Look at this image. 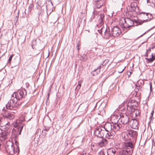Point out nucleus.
Masks as SVG:
<instances>
[{
  "mask_svg": "<svg viewBox=\"0 0 155 155\" xmlns=\"http://www.w3.org/2000/svg\"><path fill=\"white\" fill-rule=\"evenodd\" d=\"M104 2L103 1L97 2L96 7L97 8H99L104 5Z\"/></svg>",
  "mask_w": 155,
  "mask_h": 155,
  "instance_id": "obj_24",
  "label": "nucleus"
},
{
  "mask_svg": "<svg viewBox=\"0 0 155 155\" xmlns=\"http://www.w3.org/2000/svg\"><path fill=\"white\" fill-rule=\"evenodd\" d=\"M50 103V101L49 99H47V100L46 101V104L47 105H49Z\"/></svg>",
  "mask_w": 155,
  "mask_h": 155,
  "instance_id": "obj_46",
  "label": "nucleus"
},
{
  "mask_svg": "<svg viewBox=\"0 0 155 155\" xmlns=\"http://www.w3.org/2000/svg\"><path fill=\"white\" fill-rule=\"evenodd\" d=\"M112 120H115L114 122H112L113 123H117L119 120V116H118L115 115L112 116L111 118Z\"/></svg>",
  "mask_w": 155,
  "mask_h": 155,
  "instance_id": "obj_25",
  "label": "nucleus"
},
{
  "mask_svg": "<svg viewBox=\"0 0 155 155\" xmlns=\"http://www.w3.org/2000/svg\"><path fill=\"white\" fill-rule=\"evenodd\" d=\"M108 142V140L106 139L102 138V139L98 143V144L101 147H102L107 145Z\"/></svg>",
  "mask_w": 155,
  "mask_h": 155,
  "instance_id": "obj_17",
  "label": "nucleus"
},
{
  "mask_svg": "<svg viewBox=\"0 0 155 155\" xmlns=\"http://www.w3.org/2000/svg\"><path fill=\"white\" fill-rule=\"evenodd\" d=\"M107 153L108 155H115L117 151L114 148H110L108 149Z\"/></svg>",
  "mask_w": 155,
  "mask_h": 155,
  "instance_id": "obj_20",
  "label": "nucleus"
},
{
  "mask_svg": "<svg viewBox=\"0 0 155 155\" xmlns=\"http://www.w3.org/2000/svg\"><path fill=\"white\" fill-rule=\"evenodd\" d=\"M50 92V91H49L48 92V94H47V99H49V97Z\"/></svg>",
  "mask_w": 155,
  "mask_h": 155,
  "instance_id": "obj_48",
  "label": "nucleus"
},
{
  "mask_svg": "<svg viewBox=\"0 0 155 155\" xmlns=\"http://www.w3.org/2000/svg\"><path fill=\"white\" fill-rule=\"evenodd\" d=\"M155 48V46L152 47L151 48L153 49V48Z\"/></svg>",
  "mask_w": 155,
  "mask_h": 155,
  "instance_id": "obj_59",
  "label": "nucleus"
},
{
  "mask_svg": "<svg viewBox=\"0 0 155 155\" xmlns=\"http://www.w3.org/2000/svg\"><path fill=\"white\" fill-rule=\"evenodd\" d=\"M132 150L128 149H122L119 151V155H131Z\"/></svg>",
  "mask_w": 155,
  "mask_h": 155,
  "instance_id": "obj_15",
  "label": "nucleus"
},
{
  "mask_svg": "<svg viewBox=\"0 0 155 155\" xmlns=\"http://www.w3.org/2000/svg\"><path fill=\"white\" fill-rule=\"evenodd\" d=\"M106 133V131L102 129L101 127H96L94 130V134L95 135L99 138H103V137Z\"/></svg>",
  "mask_w": 155,
  "mask_h": 155,
  "instance_id": "obj_7",
  "label": "nucleus"
},
{
  "mask_svg": "<svg viewBox=\"0 0 155 155\" xmlns=\"http://www.w3.org/2000/svg\"><path fill=\"white\" fill-rule=\"evenodd\" d=\"M137 88L135 89V91L136 92V95L137 96H139L140 95V91H139V88H140V86L139 85V87H137V85H136Z\"/></svg>",
  "mask_w": 155,
  "mask_h": 155,
  "instance_id": "obj_29",
  "label": "nucleus"
},
{
  "mask_svg": "<svg viewBox=\"0 0 155 155\" xmlns=\"http://www.w3.org/2000/svg\"><path fill=\"white\" fill-rule=\"evenodd\" d=\"M125 146L126 148L125 149H128L132 150V154L133 153V150L134 147V144L131 142H127L125 143Z\"/></svg>",
  "mask_w": 155,
  "mask_h": 155,
  "instance_id": "obj_13",
  "label": "nucleus"
},
{
  "mask_svg": "<svg viewBox=\"0 0 155 155\" xmlns=\"http://www.w3.org/2000/svg\"><path fill=\"white\" fill-rule=\"evenodd\" d=\"M21 102L19 101L12 95L11 99L8 101L6 104V108L7 109H11L13 108L18 107L21 104Z\"/></svg>",
  "mask_w": 155,
  "mask_h": 155,
  "instance_id": "obj_2",
  "label": "nucleus"
},
{
  "mask_svg": "<svg viewBox=\"0 0 155 155\" xmlns=\"http://www.w3.org/2000/svg\"><path fill=\"white\" fill-rule=\"evenodd\" d=\"M150 48L149 49H148L149 51H150Z\"/></svg>",
  "mask_w": 155,
  "mask_h": 155,
  "instance_id": "obj_61",
  "label": "nucleus"
},
{
  "mask_svg": "<svg viewBox=\"0 0 155 155\" xmlns=\"http://www.w3.org/2000/svg\"><path fill=\"white\" fill-rule=\"evenodd\" d=\"M122 127V125L120 124L115 123L114 124H112V130L115 131L118 130L120 127Z\"/></svg>",
  "mask_w": 155,
  "mask_h": 155,
  "instance_id": "obj_18",
  "label": "nucleus"
},
{
  "mask_svg": "<svg viewBox=\"0 0 155 155\" xmlns=\"http://www.w3.org/2000/svg\"><path fill=\"white\" fill-rule=\"evenodd\" d=\"M18 107H16V108H13L11 109H10L11 110V113H10L7 111H5L2 114L3 117L7 119L13 120L15 118V116L12 114L11 113L14 114L17 113L18 112Z\"/></svg>",
  "mask_w": 155,
  "mask_h": 155,
  "instance_id": "obj_5",
  "label": "nucleus"
},
{
  "mask_svg": "<svg viewBox=\"0 0 155 155\" xmlns=\"http://www.w3.org/2000/svg\"><path fill=\"white\" fill-rule=\"evenodd\" d=\"M31 46H32V48H33V45H31Z\"/></svg>",
  "mask_w": 155,
  "mask_h": 155,
  "instance_id": "obj_60",
  "label": "nucleus"
},
{
  "mask_svg": "<svg viewBox=\"0 0 155 155\" xmlns=\"http://www.w3.org/2000/svg\"><path fill=\"white\" fill-rule=\"evenodd\" d=\"M147 52H148V50H147V51H146V54H145V56H148Z\"/></svg>",
  "mask_w": 155,
  "mask_h": 155,
  "instance_id": "obj_55",
  "label": "nucleus"
},
{
  "mask_svg": "<svg viewBox=\"0 0 155 155\" xmlns=\"http://www.w3.org/2000/svg\"><path fill=\"white\" fill-rule=\"evenodd\" d=\"M49 130V127H46L45 126H44L43 128V129L42 130V131L44 130L46 131H48Z\"/></svg>",
  "mask_w": 155,
  "mask_h": 155,
  "instance_id": "obj_41",
  "label": "nucleus"
},
{
  "mask_svg": "<svg viewBox=\"0 0 155 155\" xmlns=\"http://www.w3.org/2000/svg\"><path fill=\"white\" fill-rule=\"evenodd\" d=\"M98 21L101 25H102L104 24V20L102 19H99Z\"/></svg>",
  "mask_w": 155,
  "mask_h": 155,
  "instance_id": "obj_42",
  "label": "nucleus"
},
{
  "mask_svg": "<svg viewBox=\"0 0 155 155\" xmlns=\"http://www.w3.org/2000/svg\"><path fill=\"white\" fill-rule=\"evenodd\" d=\"M105 130L106 132H109L113 131L112 130V124L110 123H106L104 127Z\"/></svg>",
  "mask_w": 155,
  "mask_h": 155,
  "instance_id": "obj_14",
  "label": "nucleus"
},
{
  "mask_svg": "<svg viewBox=\"0 0 155 155\" xmlns=\"http://www.w3.org/2000/svg\"><path fill=\"white\" fill-rule=\"evenodd\" d=\"M140 15L141 16L143 21H148L149 20L148 18L149 16H151V14L145 12H142L140 13Z\"/></svg>",
  "mask_w": 155,
  "mask_h": 155,
  "instance_id": "obj_19",
  "label": "nucleus"
},
{
  "mask_svg": "<svg viewBox=\"0 0 155 155\" xmlns=\"http://www.w3.org/2000/svg\"><path fill=\"white\" fill-rule=\"evenodd\" d=\"M120 25L124 31H127L130 28L134 26V21L128 18H122L120 21Z\"/></svg>",
  "mask_w": 155,
  "mask_h": 155,
  "instance_id": "obj_1",
  "label": "nucleus"
},
{
  "mask_svg": "<svg viewBox=\"0 0 155 155\" xmlns=\"http://www.w3.org/2000/svg\"><path fill=\"white\" fill-rule=\"evenodd\" d=\"M152 84H151L150 83V90L151 91H152Z\"/></svg>",
  "mask_w": 155,
  "mask_h": 155,
  "instance_id": "obj_51",
  "label": "nucleus"
},
{
  "mask_svg": "<svg viewBox=\"0 0 155 155\" xmlns=\"http://www.w3.org/2000/svg\"><path fill=\"white\" fill-rule=\"evenodd\" d=\"M14 127L18 129V130L19 131V134H20L21 131L23 129V124L21 123H20V121L19 122L17 121L14 124Z\"/></svg>",
  "mask_w": 155,
  "mask_h": 155,
  "instance_id": "obj_12",
  "label": "nucleus"
},
{
  "mask_svg": "<svg viewBox=\"0 0 155 155\" xmlns=\"http://www.w3.org/2000/svg\"><path fill=\"white\" fill-rule=\"evenodd\" d=\"M13 55H11L10 57L9 58L8 60V62L9 63H10L11 61L12 57Z\"/></svg>",
  "mask_w": 155,
  "mask_h": 155,
  "instance_id": "obj_45",
  "label": "nucleus"
},
{
  "mask_svg": "<svg viewBox=\"0 0 155 155\" xmlns=\"http://www.w3.org/2000/svg\"><path fill=\"white\" fill-rule=\"evenodd\" d=\"M18 70L17 67H12L11 71H13L14 73H17Z\"/></svg>",
  "mask_w": 155,
  "mask_h": 155,
  "instance_id": "obj_34",
  "label": "nucleus"
},
{
  "mask_svg": "<svg viewBox=\"0 0 155 155\" xmlns=\"http://www.w3.org/2000/svg\"><path fill=\"white\" fill-rule=\"evenodd\" d=\"M127 112L128 114H131L134 112L138 106V102L135 100H130L128 101L127 105Z\"/></svg>",
  "mask_w": 155,
  "mask_h": 155,
  "instance_id": "obj_3",
  "label": "nucleus"
},
{
  "mask_svg": "<svg viewBox=\"0 0 155 155\" xmlns=\"http://www.w3.org/2000/svg\"><path fill=\"white\" fill-rule=\"evenodd\" d=\"M34 7V5L33 4H31L28 7V11L29 12H30L31 10Z\"/></svg>",
  "mask_w": 155,
  "mask_h": 155,
  "instance_id": "obj_36",
  "label": "nucleus"
},
{
  "mask_svg": "<svg viewBox=\"0 0 155 155\" xmlns=\"http://www.w3.org/2000/svg\"><path fill=\"white\" fill-rule=\"evenodd\" d=\"M147 1L149 5L155 8V0H147Z\"/></svg>",
  "mask_w": 155,
  "mask_h": 155,
  "instance_id": "obj_23",
  "label": "nucleus"
},
{
  "mask_svg": "<svg viewBox=\"0 0 155 155\" xmlns=\"http://www.w3.org/2000/svg\"><path fill=\"white\" fill-rule=\"evenodd\" d=\"M125 68H124V69H123V70H122L121 71H119V73H122V72H123V71L124 70V69H125Z\"/></svg>",
  "mask_w": 155,
  "mask_h": 155,
  "instance_id": "obj_56",
  "label": "nucleus"
},
{
  "mask_svg": "<svg viewBox=\"0 0 155 155\" xmlns=\"http://www.w3.org/2000/svg\"><path fill=\"white\" fill-rule=\"evenodd\" d=\"M137 8V3L135 2H133L131 4L129 8V10L130 12H135L136 9Z\"/></svg>",
  "mask_w": 155,
  "mask_h": 155,
  "instance_id": "obj_16",
  "label": "nucleus"
},
{
  "mask_svg": "<svg viewBox=\"0 0 155 155\" xmlns=\"http://www.w3.org/2000/svg\"><path fill=\"white\" fill-rule=\"evenodd\" d=\"M44 14V12L43 10L42 9H40L38 12V15L39 18L42 17Z\"/></svg>",
  "mask_w": 155,
  "mask_h": 155,
  "instance_id": "obj_32",
  "label": "nucleus"
},
{
  "mask_svg": "<svg viewBox=\"0 0 155 155\" xmlns=\"http://www.w3.org/2000/svg\"><path fill=\"white\" fill-rule=\"evenodd\" d=\"M2 118L1 117H0V124L2 122V121H1V120H2Z\"/></svg>",
  "mask_w": 155,
  "mask_h": 155,
  "instance_id": "obj_57",
  "label": "nucleus"
},
{
  "mask_svg": "<svg viewBox=\"0 0 155 155\" xmlns=\"http://www.w3.org/2000/svg\"><path fill=\"white\" fill-rule=\"evenodd\" d=\"M129 134H130L129 131L124 134V137L125 139L127 140H130L131 138Z\"/></svg>",
  "mask_w": 155,
  "mask_h": 155,
  "instance_id": "obj_27",
  "label": "nucleus"
},
{
  "mask_svg": "<svg viewBox=\"0 0 155 155\" xmlns=\"http://www.w3.org/2000/svg\"><path fill=\"white\" fill-rule=\"evenodd\" d=\"M45 3V1L44 0H39L37 2V4H38V5L41 8L44 5Z\"/></svg>",
  "mask_w": 155,
  "mask_h": 155,
  "instance_id": "obj_26",
  "label": "nucleus"
},
{
  "mask_svg": "<svg viewBox=\"0 0 155 155\" xmlns=\"http://www.w3.org/2000/svg\"><path fill=\"white\" fill-rule=\"evenodd\" d=\"M27 93L25 89L19 90L17 92H14L12 95L17 98L18 101H20L21 99L25 98Z\"/></svg>",
  "mask_w": 155,
  "mask_h": 155,
  "instance_id": "obj_6",
  "label": "nucleus"
},
{
  "mask_svg": "<svg viewBox=\"0 0 155 155\" xmlns=\"http://www.w3.org/2000/svg\"><path fill=\"white\" fill-rule=\"evenodd\" d=\"M99 33L101 34L102 33V31L101 30H98Z\"/></svg>",
  "mask_w": 155,
  "mask_h": 155,
  "instance_id": "obj_54",
  "label": "nucleus"
},
{
  "mask_svg": "<svg viewBox=\"0 0 155 155\" xmlns=\"http://www.w3.org/2000/svg\"><path fill=\"white\" fill-rule=\"evenodd\" d=\"M120 121L123 124L129 125L130 120L126 113H121L120 114Z\"/></svg>",
  "mask_w": 155,
  "mask_h": 155,
  "instance_id": "obj_8",
  "label": "nucleus"
},
{
  "mask_svg": "<svg viewBox=\"0 0 155 155\" xmlns=\"http://www.w3.org/2000/svg\"><path fill=\"white\" fill-rule=\"evenodd\" d=\"M25 115L24 113V114H22L20 118V120L21 121V122H23L25 120Z\"/></svg>",
  "mask_w": 155,
  "mask_h": 155,
  "instance_id": "obj_35",
  "label": "nucleus"
},
{
  "mask_svg": "<svg viewBox=\"0 0 155 155\" xmlns=\"http://www.w3.org/2000/svg\"><path fill=\"white\" fill-rule=\"evenodd\" d=\"M8 134V132H2L1 134H0V140L2 141L5 140L7 138Z\"/></svg>",
  "mask_w": 155,
  "mask_h": 155,
  "instance_id": "obj_21",
  "label": "nucleus"
},
{
  "mask_svg": "<svg viewBox=\"0 0 155 155\" xmlns=\"http://www.w3.org/2000/svg\"><path fill=\"white\" fill-rule=\"evenodd\" d=\"M129 135L130 136L131 138H136L137 135V132L134 130H130L129 131Z\"/></svg>",
  "mask_w": 155,
  "mask_h": 155,
  "instance_id": "obj_22",
  "label": "nucleus"
},
{
  "mask_svg": "<svg viewBox=\"0 0 155 155\" xmlns=\"http://www.w3.org/2000/svg\"><path fill=\"white\" fill-rule=\"evenodd\" d=\"M111 35H112V33H110V31H107L106 30L105 32V36L106 37V38H107L110 37Z\"/></svg>",
  "mask_w": 155,
  "mask_h": 155,
  "instance_id": "obj_31",
  "label": "nucleus"
},
{
  "mask_svg": "<svg viewBox=\"0 0 155 155\" xmlns=\"http://www.w3.org/2000/svg\"><path fill=\"white\" fill-rule=\"evenodd\" d=\"M129 124L134 129H137L138 128V122L136 119H131L129 122Z\"/></svg>",
  "mask_w": 155,
  "mask_h": 155,
  "instance_id": "obj_10",
  "label": "nucleus"
},
{
  "mask_svg": "<svg viewBox=\"0 0 155 155\" xmlns=\"http://www.w3.org/2000/svg\"><path fill=\"white\" fill-rule=\"evenodd\" d=\"M109 60L108 59H105L103 62V64L106 66V64L109 62Z\"/></svg>",
  "mask_w": 155,
  "mask_h": 155,
  "instance_id": "obj_38",
  "label": "nucleus"
},
{
  "mask_svg": "<svg viewBox=\"0 0 155 155\" xmlns=\"http://www.w3.org/2000/svg\"><path fill=\"white\" fill-rule=\"evenodd\" d=\"M79 44H78L77 45L76 47L78 51H79Z\"/></svg>",
  "mask_w": 155,
  "mask_h": 155,
  "instance_id": "obj_49",
  "label": "nucleus"
},
{
  "mask_svg": "<svg viewBox=\"0 0 155 155\" xmlns=\"http://www.w3.org/2000/svg\"><path fill=\"white\" fill-rule=\"evenodd\" d=\"M152 58H146V59L147 60L148 62L151 63L154 60H155V57H154L153 54L152 53Z\"/></svg>",
  "mask_w": 155,
  "mask_h": 155,
  "instance_id": "obj_30",
  "label": "nucleus"
},
{
  "mask_svg": "<svg viewBox=\"0 0 155 155\" xmlns=\"http://www.w3.org/2000/svg\"><path fill=\"white\" fill-rule=\"evenodd\" d=\"M29 85V84L28 83L26 84V86L27 87H28V86Z\"/></svg>",
  "mask_w": 155,
  "mask_h": 155,
  "instance_id": "obj_58",
  "label": "nucleus"
},
{
  "mask_svg": "<svg viewBox=\"0 0 155 155\" xmlns=\"http://www.w3.org/2000/svg\"><path fill=\"white\" fill-rule=\"evenodd\" d=\"M112 35L114 37H117L119 36L121 33V31L119 28L117 26H114L111 30Z\"/></svg>",
  "mask_w": 155,
  "mask_h": 155,
  "instance_id": "obj_9",
  "label": "nucleus"
},
{
  "mask_svg": "<svg viewBox=\"0 0 155 155\" xmlns=\"http://www.w3.org/2000/svg\"><path fill=\"white\" fill-rule=\"evenodd\" d=\"M17 148L15 149L14 146V143L11 141L7 142L6 146V149L7 152L11 154H13L14 153L19 152V149L18 147L16 145Z\"/></svg>",
  "mask_w": 155,
  "mask_h": 155,
  "instance_id": "obj_4",
  "label": "nucleus"
},
{
  "mask_svg": "<svg viewBox=\"0 0 155 155\" xmlns=\"http://www.w3.org/2000/svg\"><path fill=\"white\" fill-rule=\"evenodd\" d=\"M104 66H105V65H104V64H103L102 63V64H101L97 68V69H101V68H103V67Z\"/></svg>",
  "mask_w": 155,
  "mask_h": 155,
  "instance_id": "obj_44",
  "label": "nucleus"
},
{
  "mask_svg": "<svg viewBox=\"0 0 155 155\" xmlns=\"http://www.w3.org/2000/svg\"><path fill=\"white\" fill-rule=\"evenodd\" d=\"M104 13H101L100 15V18L99 19L104 20Z\"/></svg>",
  "mask_w": 155,
  "mask_h": 155,
  "instance_id": "obj_40",
  "label": "nucleus"
},
{
  "mask_svg": "<svg viewBox=\"0 0 155 155\" xmlns=\"http://www.w3.org/2000/svg\"><path fill=\"white\" fill-rule=\"evenodd\" d=\"M30 57H32V56H31V55H30Z\"/></svg>",
  "mask_w": 155,
  "mask_h": 155,
  "instance_id": "obj_64",
  "label": "nucleus"
},
{
  "mask_svg": "<svg viewBox=\"0 0 155 155\" xmlns=\"http://www.w3.org/2000/svg\"><path fill=\"white\" fill-rule=\"evenodd\" d=\"M82 57L83 58L82 59V61H85L87 59V56L86 55H83L82 56Z\"/></svg>",
  "mask_w": 155,
  "mask_h": 155,
  "instance_id": "obj_39",
  "label": "nucleus"
},
{
  "mask_svg": "<svg viewBox=\"0 0 155 155\" xmlns=\"http://www.w3.org/2000/svg\"><path fill=\"white\" fill-rule=\"evenodd\" d=\"M145 33H144L143 34H142L141 36H142L144 34H145Z\"/></svg>",
  "mask_w": 155,
  "mask_h": 155,
  "instance_id": "obj_62",
  "label": "nucleus"
},
{
  "mask_svg": "<svg viewBox=\"0 0 155 155\" xmlns=\"http://www.w3.org/2000/svg\"><path fill=\"white\" fill-rule=\"evenodd\" d=\"M143 23L142 22H138V24H137V25H141L142 23Z\"/></svg>",
  "mask_w": 155,
  "mask_h": 155,
  "instance_id": "obj_53",
  "label": "nucleus"
},
{
  "mask_svg": "<svg viewBox=\"0 0 155 155\" xmlns=\"http://www.w3.org/2000/svg\"><path fill=\"white\" fill-rule=\"evenodd\" d=\"M81 81H79L78 83V84L76 87V89H77L78 90L79 89L81 86Z\"/></svg>",
  "mask_w": 155,
  "mask_h": 155,
  "instance_id": "obj_37",
  "label": "nucleus"
},
{
  "mask_svg": "<svg viewBox=\"0 0 155 155\" xmlns=\"http://www.w3.org/2000/svg\"><path fill=\"white\" fill-rule=\"evenodd\" d=\"M98 155H105L104 151L103 150H101L98 153Z\"/></svg>",
  "mask_w": 155,
  "mask_h": 155,
  "instance_id": "obj_43",
  "label": "nucleus"
},
{
  "mask_svg": "<svg viewBox=\"0 0 155 155\" xmlns=\"http://www.w3.org/2000/svg\"><path fill=\"white\" fill-rule=\"evenodd\" d=\"M8 123H6L5 125L3 127V129L4 130V132H8V130L9 129V126L8 125Z\"/></svg>",
  "mask_w": 155,
  "mask_h": 155,
  "instance_id": "obj_28",
  "label": "nucleus"
},
{
  "mask_svg": "<svg viewBox=\"0 0 155 155\" xmlns=\"http://www.w3.org/2000/svg\"><path fill=\"white\" fill-rule=\"evenodd\" d=\"M132 113H134L136 116H138L140 113L139 110L137 109V107L136 108V109L134 112H132Z\"/></svg>",
  "mask_w": 155,
  "mask_h": 155,
  "instance_id": "obj_33",
  "label": "nucleus"
},
{
  "mask_svg": "<svg viewBox=\"0 0 155 155\" xmlns=\"http://www.w3.org/2000/svg\"><path fill=\"white\" fill-rule=\"evenodd\" d=\"M115 132L114 131L107 132L105 134V137L108 139H113L115 136Z\"/></svg>",
  "mask_w": 155,
  "mask_h": 155,
  "instance_id": "obj_11",
  "label": "nucleus"
},
{
  "mask_svg": "<svg viewBox=\"0 0 155 155\" xmlns=\"http://www.w3.org/2000/svg\"><path fill=\"white\" fill-rule=\"evenodd\" d=\"M153 113H154V111L153 110L152 112L151 113V117L152 118L153 116Z\"/></svg>",
  "mask_w": 155,
  "mask_h": 155,
  "instance_id": "obj_52",
  "label": "nucleus"
},
{
  "mask_svg": "<svg viewBox=\"0 0 155 155\" xmlns=\"http://www.w3.org/2000/svg\"><path fill=\"white\" fill-rule=\"evenodd\" d=\"M50 92V91H49L48 92V94H47V99H49V97Z\"/></svg>",
  "mask_w": 155,
  "mask_h": 155,
  "instance_id": "obj_47",
  "label": "nucleus"
},
{
  "mask_svg": "<svg viewBox=\"0 0 155 155\" xmlns=\"http://www.w3.org/2000/svg\"><path fill=\"white\" fill-rule=\"evenodd\" d=\"M129 73H130V74H131V72H129Z\"/></svg>",
  "mask_w": 155,
  "mask_h": 155,
  "instance_id": "obj_63",
  "label": "nucleus"
},
{
  "mask_svg": "<svg viewBox=\"0 0 155 155\" xmlns=\"http://www.w3.org/2000/svg\"><path fill=\"white\" fill-rule=\"evenodd\" d=\"M26 37L25 36L24 37H23V42H24L25 41L26 39Z\"/></svg>",
  "mask_w": 155,
  "mask_h": 155,
  "instance_id": "obj_50",
  "label": "nucleus"
}]
</instances>
